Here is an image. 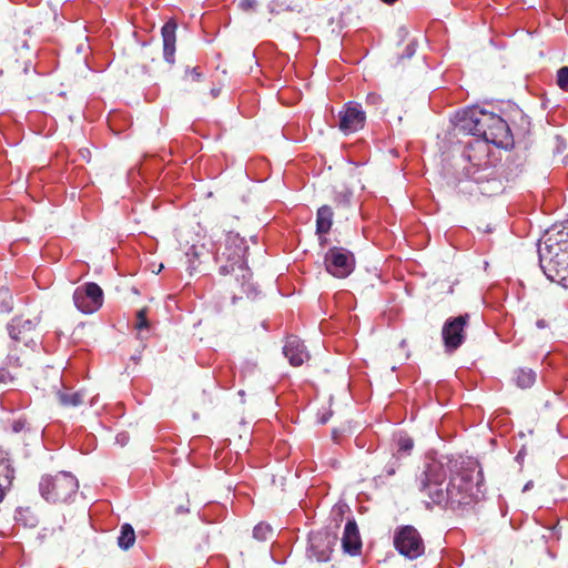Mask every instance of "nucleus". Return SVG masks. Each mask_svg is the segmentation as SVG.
<instances>
[{
	"label": "nucleus",
	"mask_w": 568,
	"mask_h": 568,
	"mask_svg": "<svg viewBox=\"0 0 568 568\" xmlns=\"http://www.w3.org/2000/svg\"><path fill=\"white\" fill-rule=\"evenodd\" d=\"M459 125L463 131L480 138L485 144L491 143L503 149L514 144L507 122L493 112L476 106L467 109L459 119Z\"/></svg>",
	"instance_id": "1"
},
{
	"label": "nucleus",
	"mask_w": 568,
	"mask_h": 568,
	"mask_svg": "<svg viewBox=\"0 0 568 568\" xmlns=\"http://www.w3.org/2000/svg\"><path fill=\"white\" fill-rule=\"evenodd\" d=\"M246 252L247 246L245 245V241L239 235L230 234L226 237L224 251L217 254V260L220 262L223 260L226 261L225 264L220 266V273L223 275L235 274L236 277L241 276L243 278L242 286L244 292L250 296L251 284L248 281L252 274L246 266Z\"/></svg>",
	"instance_id": "2"
},
{
	"label": "nucleus",
	"mask_w": 568,
	"mask_h": 568,
	"mask_svg": "<svg viewBox=\"0 0 568 568\" xmlns=\"http://www.w3.org/2000/svg\"><path fill=\"white\" fill-rule=\"evenodd\" d=\"M480 493V483L475 480L474 471L464 469L450 477L446 507L458 510L474 505L479 500Z\"/></svg>",
	"instance_id": "3"
},
{
	"label": "nucleus",
	"mask_w": 568,
	"mask_h": 568,
	"mask_svg": "<svg viewBox=\"0 0 568 568\" xmlns=\"http://www.w3.org/2000/svg\"><path fill=\"white\" fill-rule=\"evenodd\" d=\"M79 490V481L68 471H58L54 475H44L39 483L41 497L48 503L62 504L74 499Z\"/></svg>",
	"instance_id": "4"
},
{
	"label": "nucleus",
	"mask_w": 568,
	"mask_h": 568,
	"mask_svg": "<svg viewBox=\"0 0 568 568\" xmlns=\"http://www.w3.org/2000/svg\"><path fill=\"white\" fill-rule=\"evenodd\" d=\"M445 473L440 467H428L419 478L420 491L430 503L447 506L448 484H445Z\"/></svg>",
	"instance_id": "5"
},
{
	"label": "nucleus",
	"mask_w": 568,
	"mask_h": 568,
	"mask_svg": "<svg viewBox=\"0 0 568 568\" xmlns=\"http://www.w3.org/2000/svg\"><path fill=\"white\" fill-rule=\"evenodd\" d=\"M40 318H26L23 316H14L7 325L9 342L21 344L36 349L38 345V325Z\"/></svg>",
	"instance_id": "6"
},
{
	"label": "nucleus",
	"mask_w": 568,
	"mask_h": 568,
	"mask_svg": "<svg viewBox=\"0 0 568 568\" xmlns=\"http://www.w3.org/2000/svg\"><path fill=\"white\" fill-rule=\"evenodd\" d=\"M393 542L395 549L408 559H416L425 552V544L420 534L410 525L398 527L394 532Z\"/></svg>",
	"instance_id": "7"
},
{
	"label": "nucleus",
	"mask_w": 568,
	"mask_h": 568,
	"mask_svg": "<svg viewBox=\"0 0 568 568\" xmlns=\"http://www.w3.org/2000/svg\"><path fill=\"white\" fill-rule=\"evenodd\" d=\"M324 263L329 274L338 278H345L355 268V256L344 247L334 246L326 252Z\"/></svg>",
	"instance_id": "8"
},
{
	"label": "nucleus",
	"mask_w": 568,
	"mask_h": 568,
	"mask_svg": "<svg viewBox=\"0 0 568 568\" xmlns=\"http://www.w3.org/2000/svg\"><path fill=\"white\" fill-rule=\"evenodd\" d=\"M103 291L93 282L78 286L73 292L75 307L83 314H93L103 305Z\"/></svg>",
	"instance_id": "9"
},
{
	"label": "nucleus",
	"mask_w": 568,
	"mask_h": 568,
	"mask_svg": "<svg viewBox=\"0 0 568 568\" xmlns=\"http://www.w3.org/2000/svg\"><path fill=\"white\" fill-rule=\"evenodd\" d=\"M469 314L459 315L445 322L442 336L448 352L456 351L465 339L464 328L468 324Z\"/></svg>",
	"instance_id": "10"
},
{
	"label": "nucleus",
	"mask_w": 568,
	"mask_h": 568,
	"mask_svg": "<svg viewBox=\"0 0 568 568\" xmlns=\"http://www.w3.org/2000/svg\"><path fill=\"white\" fill-rule=\"evenodd\" d=\"M541 267L551 281L564 282L568 280V246L559 248L550 257L541 256Z\"/></svg>",
	"instance_id": "11"
},
{
	"label": "nucleus",
	"mask_w": 568,
	"mask_h": 568,
	"mask_svg": "<svg viewBox=\"0 0 568 568\" xmlns=\"http://www.w3.org/2000/svg\"><path fill=\"white\" fill-rule=\"evenodd\" d=\"M338 129L344 134H352L362 130L365 125L366 114L356 103L348 102L338 113Z\"/></svg>",
	"instance_id": "12"
},
{
	"label": "nucleus",
	"mask_w": 568,
	"mask_h": 568,
	"mask_svg": "<svg viewBox=\"0 0 568 568\" xmlns=\"http://www.w3.org/2000/svg\"><path fill=\"white\" fill-rule=\"evenodd\" d=\"M365 103L375 115H392L395 116L398 120V122L402 121V115L398 112L400 108V102L394 98H384L378 93L372 92L367 94Z\"/></svg>",
	"instance_id": "13"
},
{
	"label": "nucleus",
	"mask_w": 568,
	"mask_h": 568,
	"mask_svg": "<svg viewBox=\"0 0 568 568\" xmlns=\"http://www.w3.org/2000/svg\"><path fill=\"white\" fill-rule=\"evenodd\" d=\"M310 555L318 561H327L333 551L334 537L327 531L312 532L308 538Z\"/></svg>",
	"instance_id": "14"
},
{
	"label": "nucleus",
	"mask_w": 568,
	"mask_h": 568,
	"mask_svg": "<svg viewBox=\"0 0 568 568\" xmlns=\"http://www.w3.org/2000/svg\"><path fill=\"white\" fill-rule=\"evenodd\" d=\"M286 359L294 367L302 366L311 361V353L304 341L296 335H286Z\"/></svg>",
	"instance_id": "15"
},
{
	"label": "nucleus",
	"mask_w": 568,
	"mask_h": 568,
	"mask_svg": "<svg viewBox=\"0 0 568 568\" xmlns=\"http://www.w3.org/2000/svg\"><path fill=\"white\" fill-rule=\"evenodd\" d=\"M34 351L28 346L8 342L4 364L13 369L21 368L29 363Z\"/></svg>",
	"instance_id": "16"
},
{
	"label": "nucleus",
	"mask_w": 568,
	"mask_h": 568,
	"mask_svg": "<svg viewBox=\"0 0 568 568\" xmlns=\"http://www.w3.org/2000/svg\"><path fill=\"white\" fill-rule=\"evenodd\" d=\"M342 547L351 556H356L361 552L362 539L355 520L346 523L342 537Z\"/></svg>",
	"instance_id": "17"
},
{
	"label": "nucleus",
	"mask_w": 568,
	"mask_h": 568,
	"mask_svg": "<svg viewBox=\"0 0 568 568\" xmlns=\"http://www.w3.org/2000/svg\"><path fill=\"white\" fill-rule=\"evenodd\" d=\"M178 24L174 20H169L161 29L163 39V57L169 63L174 62L175 42Z\"/></svg>",
	"instance_id": "18"
},
{
	"label": "nucleus",
	"mask_w": 568,
	"mask_h": 568,
	"mask_svg": "<svg viewBox=\"0 0 568 568\" xmlns=\"http://www.w3.org/2000/svg\"><path fill=\"white\" fill-rule=\"evenodd\" d=\"M3 477L7 485L10 486L14 478V469L11 465L9 453L0 448V478ZM6 489L0 484V503L4 499Z\"/></svg>",
	"instance_id": "19"
},
{
	"label": "nucleus",
	"mask_w": 568,
	"mask_h": 568,
	"mask_svg": "<svg viewBox=\"0 0 568 568\" xmlns=\"http://www.w3.org/2000/svg\"><path fill=\"white\" fill-rule=\"evenodd\" d=\"M333 209L329 205H322L316 214V233L327 234L333 225Z\"/></svg>",
	"instance_id": "20"
},
{
	"label": "nucleus",
	"mask_w": 568,
	"mask_h": 568,
	"mask_svg": "<svg viewBox=\"0 0 568 568\" xmlns=\"http://www.w3.org/2000/svg\"><path fill=\"white\" fill-rule=\"evenodd\" d=\"M135 542V532L130 524L121 526L120 536L118 537V545L121 549L128 550Z\"/></svg>",
	"instance_id": "21"
},
{
	"label": "nucleus",
	"mask_w": 568,
	"mask_h": 568,
	"mask_svg": "<svg viewBox=\"0 0 568 568\" xmlns=\"http://www.w3.org/2000/svg\"><path fill=\"white\" fill-rule=\"evenodd\" d=\"M14 519L24 527H36L38 524L37 516L29 507H19L16 510Z\"/></svg>",
	"instance_id": "22"
},
{
	"label": "nucleus",
	"mask_w": 568,
	"mask_h": 568,
	"mask_svg": "<svg viewBox=\"0 0 568 568\" xmlns=\"http://www.w3.org/2000/svg\"><path fill=\"white\" fill-rule=\"evenodd\" d=\"M516 385L520 388H529L536 382V373L530 368H520L515 372Z\"/></svg>",
	"instance_id": "23"
},
{
	"label": "nucleus",
	"mask_w": 568,
	"mask_h": 568,
	"mask_svg": "<svg viewBox=\"0 0 568 568\" xmlns=\"http://www.w3.org/2000/svg\"><path fill=\"white\" fill-rule=\"evenodd\" d=\"M58 398L63 406L77 407L83 403L82 392H60Z\"/></svg>",
	"instance_id": "24"
},
{
	"label": "nucleus",
	"mask_w": 568,
	"mask_h": 568,
	"mask_svg": "<svg viewBox=\"0 0 568 568\" xmlns=\"http://www.w3.org/2000/svg\"><path fill=\"white\" fill-rule=\"evenodd\" d=\"M273 536L272 527L266 523H258L253 529V537L258 541H265Z\"/></svg>",
	"instance_id": "25"
},
{
	"label": "nucleus",
	"mask_w": 568,
	"mask_h": 568,
	"mask_svg": "<svg viewBox=\"0 0 568 568\" xmlns=\"http://www.w3.org/2000/svg\"><path fill=\"white\" fill-rule=\"evenodd\" d=\"M12 295L8 288H0V313H8L12 310Z\"/></svg>",
	"instance_id": "26"
},
{
	"label": "nucleus",
	"mask_w": 568,
	"mask_h": 568,
	"mask_svg": "<svg viewBox=\"0 0 568 568\" xmlns=\"http://www.w3.org/2000/svg\"><path fill=\"white\" fill-rule=\"evenodd\" d=\"M134 327L140 334L143 331L150 329V323L146 317V308H141L136 312Z\"/></svg>",
	"instance_id": "27"
},
{
	"label": "nucleus",
	"mask_w": 568,
	"mask_h": 568,
	"mask_svg": "<svg viewBox=\"0 0 568 568\" xmlns=\"http://www.w3.org/2000/svg\"><path fill=\"white\" fill-rule=\"evenodd\" d=\"M10 367L6 365L0 366V385L7 386L12 384L16 381V376L12 372L9 371Z\"/></svg>",
	"instance_id": "28"
},
{
	"label": "nucleus",
	"mask_w": 568,
	"mask_h": 568,
	"mask_svg": "<svg viewBox=\"0 0 568 568\" xmlns=\"http://www.w3.org/2000/svg\"><path fill=\"white\" fill-rule=\"evenodd\" d=\"M557 85L564 90L568 91V67H562L557 72Z\"/></svg>",
	"instance_id": "29"
},
{
	"label": "nucleus",
	"mask_w": 568,
	"mask_h": 568,
	"mask_svg": "<svg viewBox=\"0 0 568 568\" xmlns=\"http://www.w3.org/2000/svg\"><path fill=\"white\" fill-rule=\"evenodd\" d=\"M237 8L243 12H254L257 8V0H237Z\"/></svg>",
	"instance_id": "30"
},
{
	"label": "nucleus",
	"mask_w": 568,
	"mask_h": 568,
	"mask_svg": "<svg viewBox=\"0 0 568 568\" xmlns=\"http://www.w3.org/2000/svg\"><path fill=\"white\" fill-rule=\"evenodd\" d=\"M414 446V442L409 437H400L397 442L398 452L409 453Z\"/></svg>",
	"instance_id": "31"
},
{
	"label": "nucleus",
	"mask_w": 568,
	"mask_h": 568,
	"mask_svg": "<svg viewBox=\"0 0 568 568\" xmlns=\"http://www.w3.org/2000/svg\"><path fill=\"white\" fill-rule=\"evenodd\" d=\"M186 73L191 77L193 81H200L202 75L196 68L187 70Z\"/></svg>",
	"instance_id": "32"
},
{
	"label": "nucleus",
	"mask_w": 568,
	"mask_h": 568,
	"mask_svg": "<svg viewBox=\"0 0 568 568\" xmlns=\"http://www.w3.org/2000/svg\"><path fill=\"white\" fill-rule=\"evenodd\" d=\"M189 511H190V509L187 506H179L175 509L176 515H184V514H187Z\"/></svg>",
	"instance_id": "33"
},
{
	"label": "nucleus",
	"mask_w": 568,
	"mask_h": 568,
	"mask_svg": "<svg viewBox=\"0 0 568 568\" xmlns=\"http://www.w3.org/2000/svg\"><path fill=\"white\" fill-rule=\"evenodd\" d=\"M331 416H332V412H327V413L323 414L322 416H320L318 422H320L321 424H325V423H327V422H328V419L331 418Z\"/></svg>",
	"instance_id": "34"
},
{
	"label": "nucleus",
	"mask_w": 568,
	"mask_h": 568,
	"mask_svg": "<svg viewBox=\"0 0 568 568\" xmlns=\"http://www.w3.org/2000/svg\"><path fill=\"white\" fill-rule=\"evenodd\" d=\"M537 326L539 328H545V327H547V322L545 320H539V321H537Z\"/></svg>",
	"instance_id": "35"
},
{
	"label": "nucleus",
	"mask_w": 568,
	"mask_h": 568,
	"mask_svg": "<svg viewBox=\"0 0 568 568\" xmlns=\"http://www.w3.org/2000/svg\"><path fill=\"white\" fill-rule=\"evenodd\" d=\"M532 487H534V483H532V480H529V481L524 486L523 491H527V490L531 489Z\"/></svg>",
	"instance_id": "36"
},
{
	"label": "nucleus",
	"mask_w": 568,
	"mask_h": 568,
	"mask_svg": "<svg viewBox=\"0 0 568 568\" xmlns=\"http://www.w3.org/2000/svg\"><path fill=\"white\" fill-rule=\"evenodd\" d=\"M395 473L394 468L387 470V475H393Z\"/></svg>",
	"instance_id": "37"
},
{
	"label": "nucleus",
	"mask_w": 568,
	"mask_h": 568,
	"mask_svg": "<svg viewBox=\"0 0 568 568\" xmlns=\"http://www.w3.org/2000/svg\"><path fill=\"white\" fill-rule=\"evenodd\" d=\"M290 130H291V124H286V128H285L286 134L288 133Z\"/></svg>",
	"instance_id": "38"
},
{
	"label": "nucleus",
	"mask_w": 568,
	"mask_h": 568,
	"mask_svg": "<svg viewBox=\"0 0 568 568\" xmlns=\"http://www.w3.org/2000/svg\"><path fill=\"white\" fill-rule=\"evenodd\" d=\"M120 436H121V435H119V436L116 437V440H120V442H121V444H124L123 438H120Z\"/></svg>",
	"instance_id": "39"
},
{
	"label": "nucleus",
	"mask_w": 568,
	"mask_h": 568,
	"mask_svg": "<svg viewBox=\"0 0 568 568\" xmlns=\"http://www.w3.org/2000/svg\"><path fill=\"white\" fill-rule=\"evenodd\" d=\"M120 436H121V435H119V436L116 437V440H120V442H121V444H124L123 438H120Z\"/></svg>",
	"instance_id": "40"
},
{
	"label": "nucleus",
	"mask_w": 568,
	"mask_h": 568,
	"mask_svg": "<svg viewBox=\"0 0 568 568\" xmlns=\"http://www.w3.org/2000/svg\"><path fill=\"white\" fill-rule=\"evenodd\" d=\"M120 436H121V435H119V436L116 437V440H120V442H121V444H124L123 438H120Z\"/></svg>",
	"instance_id": "41"
},
{
	"label": "nucleus",
	"mask_w": 568,
	"mask_h": 568,
	"mask_svg": "<svg viewBox=\"0 0 568 568\" xmlns=\"http://www.w3.org/2000/svg\"><path fill=\"white\" fill-rule=\"evenodd\" d=\"M333 437H334V439L337 438V432L335 429L333 430Z\"/></svg>",
	"instance_id": "42"
},
{
	"label": "nucleus",
	"mask_w": 568,
	"mask_h": 568,
	"mask_svg": "<svg viewBox=\"0 0 568 568\" xmlns=\"http://www.w3.org/2000/svg\"><path fill=\"white\" fill-rule=\"evenodd\" d=\"M344 203H345L346 205H348V203H349L348 199H346V200L344 201Z\"/></svg>",
	"instance_id": "43"
}]
</instances>
